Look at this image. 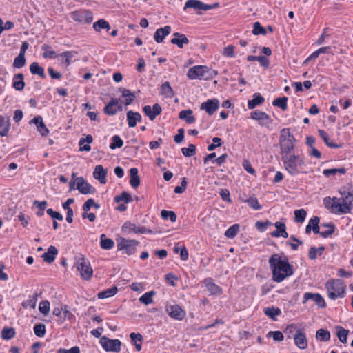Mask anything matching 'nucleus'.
Segmentation results:
<instances>
[{
	"instance_id": "f257e3e1",
	"label": "nucleus",
	"mask_w": 353,
	"mask_h": 353,
	"mask_svg": "<svg viewBox=\"0 0 353 353\" xmlns=\"http://www.w3.org/2000/svg\"><path fill=\"white\" fill-rule=\"evenodd\" d=\"M269 264L272 272V279L276 283L282 282L294 274L293 267L286 256L283 258L279 254H274L269 259Z\"/></svg>"
},
{
	"instance_id": "f03ea898",
	"label": "nucleus",
	"mask_w": 353,
	"mask_h": 353,
	"mask_svg": "<svg viewBox=\"0 0 353 353\" xmlns=\"http://www.w3.org/2000/svg\"><path fill=\"white\" fill-rule=\"evenodd\" d=\"M281 160L285 170L292 176L302 172L305 165L303 158L294 152L281 157Z\"/></svg>"
},
{
	"instance_id": "7ed1b4c3",
	"label": "nucleus",
	"mask_w": 353,
	"mask_h": 353,
	"mask_svg": "<svg viewBox=\"0 0 353 353\" xmlns=\"http://www.w3.org/2000/svg\"><path fill=\"white\" fill-rule=\"evenodd\" d=\"M295 142L296 139L289 128H283L281 130L279 144L281 157L294 152Z\"/></svg>"
},
{
	"instance_id": "20e7f679",
	"label": "nucleus",
	"mask_w": 353,
	"mask_h": 353,
	"mask_svg": "<svg viewBox=\"0 0 353 353\" xmlns=\"http://www.w3.org/2000/svg\"><path fill=\"white\" fill-rule=\"evenodd\" d=\"M217 75L216 70L206 65H195L190 68L187 72V77L190 79L210 80Z\"/></svg>"
},
{
	"instance_id": "39448f33",
	"label": "nucleus",
	"mask_w": 353,
	"mask_h": 353,
	"mask_svg": "<svg viewBox=\"0 0 353 353\" xmlns=\"http://www.w3.org/2000/svg\"><path fill=\"white\" fill-rule=\"evenodd\" d=\"M328 297L336 300L345 296L346 285L344 281L340 279H331L325 283Z\"/></svg>"
},
{
	"instance_id": "423d86ee",
	"label": "nucleus",
	"mask_w": 353,
	"mask_h": 353,
	"mask_svg": "<svg viewBox=\"0 0 353 353\" xmlns=\"http://www.w3.org/2000/svg\"><path fill=\"white\" fill-rule=\"evenodd\" d=\"M319 217L314 216L310 220V223L312 225V230L314 234H319L323 238H327L334 232L335 226L332 223H322V228H328V230L320 231L319 230Z\"/></svg>"
},
{
	"instance_id": "0eeeda50",
	"label": "nucleus",
	"mask_w": 353,
	"mask_h": 353,
	"mask_svg": "<svg viewBox=\"0 0 353 353\" xmlns=\"http://www.w3.org/2000/svg\"><path fill=\"white\" fill-rule=\"evenodd\" d=\"M71 18L79 23H90L93 20V14L88 10H76L70 14Z\"/></svg>"
},
{
	"instance_id": "6e6552de",
	"label": "nucleus",
	"mask_w": 353,
	"mask_h": 353,
	"mask_svg": "<svg viewBox=\"0 0 353 353\" xmlns=\"http://www.w3.org/2000/svg\"><path fill=\"white\" fill-rule=\"evenodd\" d=\"M100 343L107 352H119L121 350V343L119 339H110L106 336H102Z\"/></svg>"
},
{
	"instance_id": "1a4fd4ad",
	"label": "nucleus",
	"mask_w": 353,
	"mask_h": 353,
	"mask_svg": "<svg viewBox=\"0 0 353 353\" xmlns=\"http://www.w3.org/2000/svg\"><path fill=\"white\" fill-rule=\"evenodd\" d=\"M139 242L136 240L121 239L117 243V248L119 250H125L128 255L135 253Z\"/></svg>"
},
{
	"instance_id": "9d476101",
	"label": "nucleus",
	"mask_w": 353,
	"mask_h": 353,
	"mask_svg": "<svg viewBox=\"0 0 353 353\" xmlns=\"http://www.w3.org/2000/svg\"><path fill=\"white\" fill-rule=\"evenodd\" d=\"M77 265V269L80 272L81 276L83 279L89 280L91 279L93 270L88 261L82 259L78 261Z\"/></svg>"
},
{
	"instance_id": "9b49d317",
	"label": "nucleus",
	"mask_w": 353,
	"mask_h": 353,
	"mask_svg": "<svg viewBox=\"0 0 353 353\" xmlns=\"http://www.w3.org/2000/svg\"><path fill=\"white\" fill-rule=\"evenodd\" d=\"M295 345L300 350H305L308 347V341L305 333L300 329L293 336Z\"/></svg>"
},
{
	"instance_id": "f8f14e48",
	"label": "nucleus",
	"mask_w": 353,
	"mask_h": 353,
	"mask_svg": "<svg viewBox=\"0 0 353 353\" xmlns=\"http://www.w3.org/2000/svg\"><path fill=\"white\" fill-rule=\"evenodd\" d=\"M212 7L199 0H188L183 7V10H186L188 8H193L196 10H209L212 9Z\"/></svg>"
},
{
	"instance_id": "ddd939ff",
	"label": "nucleus",
	"mask_w": 353,
	"mask_h": 353,
	"mask_svg": "<svg viewBox=\"0 0 353 353\" xmlns=\"http://www.w3.org/2000/svg\"><path fill=\"white\" fill-rule=\"evenodd\" d=\"M166 311L170 317L176 320H182L185 316V312L179 305H168Z\"/></svg>"
},
{
	"instance_id": "4468645a",
	"label": "nucleus",
	"mask_w": 353,
	"mask_h": 353,
	"mask_svg": "<svg viewBox=\"0 0 353 353\" xmlns=\"http://www.w3.org/2000/svg\"><path fill=\"white\" fill-rule=\"evenodd\" d=\"M77 189L83 194H93L94 188L89 184L82 176L77 177Z\"/></svg>"
},
{
	"instance_id": "2eb2a0df",
	"label": "nucleus",
	"mask_w": 353,
	"mask_h": 353,
	"mask_svg": "<svg viewBox=\"0 0 353 353\" xmlns=\"http://www.w3.org/2000/svg\"><path fill=\"white\" fill-rule=\"evenodd\" d=\"M350 207L344 205L341 199L334 197L333 206L331 208L330 212L334 214H346L350 212Z\"/></svg>"
},
{
	"instance_id": "dca6fc26",
	"label": "nucleus",
	"mask_w": 353,
	"mask_h": 353,
	"mask_svg": "<svg viewBox=\"0 0 353 353\" xmlns=\"http://www.w3.org/2000/svg\"><path fill=\"white\" fill-rule=\"evenodd\" d=\"M143 111L151 121H153L157 115H159L161 113L162 109L159 103H154L152 105V108L150 105H145L143 108Z\"/></svg>"
},
{
	"instance_id": "f3484780",
	"label": "nucleus",
	"mask_w": 353,
	"mask_h": 353,
	"mask_svg": "<svg viewBox=\"0 0 353 353\" xmlns=\"http://www.w3.org/2000/svg\"><path fill=\"white\" fill-rule=\"evenodd\" d=\"M251 118L259 121L261 125H268L272 123L270 116L265 112L259 110L251 112Z\"/></svg>"
},
{
	"instance_id": "a211bd4d",
	"label": "nucleus",
	"mask_w": 353,
	"mask_h": 353,
	"mask_svg": "<svg viewBox=\"0 0 353 353\" xmlns=\"http://www.w3.org/2000/svg\"><path fill=\"white\" fill-rule=\"evenodd\" d=\"M308 300H312L319 307H325V302L321 295L317 293L306 292L304 294L303 303Z\"/></svg>"
},
{
	"instance_id": "6ab92c4d",
	"label": "nucleus",
	"mask_w": 353,
	"mask_h": 353,
	"mask_svg": "<svg viewBox=\"0 0 353 353\" xmlns=\"http://www.w3.org/2000/svg\"><path fill=\"white\" fill-rule=\"evenodd\" d=\"M219 107V101L216 99H208L201 105V109L205 110L208 114H213Z\"/></svg>"
},
{
	"instance_id": "aec40b11",
	"label": "nucleus",
	"mask_w": 353,
	"mask_h": 353,
	"mask_svg": "<svg viewBox=\"0 0 353 353\" xmlns=\"http://www.w3.org/2000/svg\"><path fill=\"white\" fill-rule=\"evenodd\" d=\"M340 194L342 196V199H341L342 203L351 208L353 203V190L342 188L340 190Z\"/></svg>"
},
{
	"instance_id": "412c9836",
	"label": "nucleus",
	"mask_w": 353,
	"mask_h": 353,
	"mask_svg": "<svg viewBox=\"0 0 353 353\" xmlns=\"http://www.w3.org/2000/svg\"><path fill=\"white\" fill-rule=\"evenodd\" d=\"M121 105L119 103V101L117 99H112L111 101L104 107L103 111L104 113L113 116L116 114L118 109L121 108Z\"/></svg>"
},
{
	"instance_id": "4be33fe9",
	"label": "nucleus",
	"mask_w": 353,
	"mask_h": 353,
	"mask_svg": "<svg viewBox=\"0 0 353 353\" xmlns=\"http://www.w3.org/2000/svg\"><path fill=\"white\" fill-rule=\"evenodd\" d=\"M106 176L107 170L101 165L95 167L93 172V176L95 179H97L101 184H105L107 181Z\"/></svg>"
},
{
	"instance_id": "5701e85b",
	"label": "nucleus",
	"mask_w": 353,
	"mask_h": 353,
	"mask_svg": "<svg viewBox=\"0 0 353 353\" xmlns=\"http://www.w3.org/2000/svg\"><path fill=\"white\" fill-rule=\"evenodd\" d=\"M174 38L170 41L171 43L176 45L179 48H183L184 45L189 43V39L181 33L175 32L173 34Z\"/></svg>"
},
{
	"instance_id": "b1692460",
	"label": "nucleus",
	"mask_w": 353,
	"mask_h": 353,
	"mask_svg": "<svg viewBox=\"0 0 353 353\" xmlns=\"http://www.w3.org/2000/svg\"><path fill=\"white\" fill-rule=\"evenodd\" d=\"M171 32V27L165 26L163 28H158L154 35V39L157 43L163 42L164 38Z\"/></svg>"
},
{
	"instance_id": "393cba45",
	"label": "nucleus",
	"mask_w": 353,
	"mask_h": 353,
	"mask_svg": "<svg viewBox=\"0 0 353 353\" xmlns=\"http://www.w3.org/2000/svg\"><path fill=\"white\" fill-rule=\"evenodd\" d=\"M57 254L58 250L56 248V247L50 245L48 248L47 252L42 254L41 257L44 261L47 262L48 263H51L54 261Z\"/></svg>"
},
{
	"instance_id": "a878e982",
	"label": "nucleus",
	"mask_w": 353,
	"mask_h": 353,
	"mask_svg": "<svg viewBox=\"0 0 353 353\" xmlns=\"http://www.w3.org/2000/svg\"><path fill=\"white\" fill-rule=\"evenodd\" d=\"M126 117L128 124L130 128L135 127L137 123L141 120V115L139 112H134L132 110L128 111Z\"/></svg>"
},
{
	"instance_id": "bb28decb",
	"label": "nucleus",
	"mask_w": 353,
	"mask_h": 353,
	"mask_svg": "<svg viewBox=\"0 0 353 353\" xmlns=\"http://www.w3.org/2000/svg\"><path fill=\"white\" fill-rule=\"evenodd\" d=\"M10 127L9 117L0 115V136L5 137L8 134Z\"/></svg>"
},
{
	"instance_id": "cd10ccee",
	"label": "nucleus",
	"mask_w": 353,
	"mask_h": 353,
	"mask_svg": "<svg viewBox=\"0 0 353 353\" xmlns=\"http://www.w3.org/2000/svg\"><path fill=\"white\" fill-rule=\"evenodd\" d=\"M23 74L22 73L17 74L13 77V88L18 91H21L25 87V82L23 81Z\"/></svg>"
},
{
	"instance_id": "c85d7f7f",
	"label": "nucleus",
	"mask_w": 353,
	"mask_h": 353,
	"mask_svg": "<svg viewBox=\"0 0 353 353\" xmlns=\"http://www.w3.org/2000/svg\"><path fill=\"white\" fill-rule=\"evenodd\" d=\"M265 101L263 97L261 95L260 93L256 92L253 94V99L252 100H249L248 102V108L250 110L254 109L256 106L261 104Z\"/></svg>"
},
{
	"instance_id": "c756f323",
	"label": "nucleus",
	"mask_w": 353,
	"mask_h": 353,
	"mask_svg": "<svg viewBox=\"0 0 353 353\" xmlns=\"http://www.w3.org/2000/svg\"><path fill=\"white\" fill-rule=\"evenodd\" d=\"M93 141V138L90 134H88L86 136V137L81 138L79 140V150L80 151H86L88 152L91 150V147L90 146L89 143H92Z\"/></svg>"
},
{
	"instance_id": "7c9ffc66",
	"label": "nucleus",
	"mask_w": 353,
	"mask_h": 353,
	"mask_svg": "<svg viewBox=\"0 0 353 353\" xmlns=\"http://www.w3.org/2000/svg\"><path fill=\"white\" fill-rule=\"evenodd\" d=\"M130 184L133 188H137L140 184V178L138 175V170L136 168H132L130 170Z\"/></svg>"
},
{
	"instance_id": "2f4dec72",
	"label": "nucleus",
	"mask_w": 353,
	"mask_h": 353,
	"mask_svg": "<svg viewBox=\"0 0 353 353\" xmlns=\"http://www.w3.org/2000/svg\"><path fill=\"white\" fill-rule=\"evenodd\" d=\"M30 71L32 74H37L42 79L46 78V74L43 68L40 66L37 62H33L30 64Z\"/></svg>"
},
{
	"instance_id": "473e14b6",
	"label": "nucleus",
	"mask_w": 353,
	"mask_h": 353,
	"mask_svg": "<svg viewBox=\"0 0 353 353\" xmlns=\"http://www.w3.org/2000/svg\"><path fill=\"white\" fill-rule=\"evenodd\" d=\"M205 283L206 288L211 294L218 295L221 294V288L213 283L211 279L206 280Z\"/></svg>"
},
{
	"instance_id": "72a5a7b5",
	"label": "nucleus",
	"mask_w": 353,
	"mask_h": 353,
	"mask_svg": "<svg viewBox=\"0 0 353 353\" xmlns=\"http://www.w3.org/2000/svg\"><path fill=\"white\" fill-rule=\"evenodd\" d=\"M319 136L323 139L325 143L331 148H340L341 145L333 143L330 140L327 133L323 130H319Z\"/></svg>"
},
{
	"instance_id": "f704fd0d",
	"label": "nucleus",
	"mask_w": 353,
	"mask_h": 353,
	"mask_svg": "<svg viewBox=\"0 0 353 353\" xmlns=\"http://www.w3.org/2000/svg\"><path fill=\"white\" fill-rule=\"evenodd\" d=\"M118 292V288L117 286H113L110 288H108L105 290H103L97 294V297L100 299H103L109 297H112L115 295Z\"/></svg>"
},
{
	"instance_id": "c9c22d12",
	"label": "nucleus",
	"mask_w": 353,
	"mask_h": 353,
	"mask_svg": "<svg viewBox=\"0 0 353 353\" xmlns=\"http://www.w3.org/2000/svg\"><path fill=\"white\" fill-rule=\"evenodd\" d=\"M161 94L168 98H172L174 97V91L168 81H165L161 85Z\"/></svg>"
},
{
	"instance_id": "e433bc0d",
	"label": "nucleus",
	"mask_w": 353,
	"mask_h": 353,
	"mask_svg": "<svg viewBox=\"0 0 353 353\" xmlns=\"http://www.w3.org/2000/svg\"><path fill=\"white\" fill-rule=\"evenodd\" d=\"M179 117L181 119L185 120L188 123H193L195 121V118L192 115V111L191 110L181 111Z\"/></svg>"
},
{
	"instance_id": "4c0bfd02",
	"label": "nucleus",
	"mask_w": 353,
	"mask_h": 353,
	"mask_svg": "<svg viewBox=\"0 0 353 353\" xmlns=\"http://www.w3.org/2000/svg\"><path fill=\"white\" fill-rule=\"evenodd\" d=\"M100 245L104 250H110L114 247V242L112 239L106 237L105 234H103L100 236Z\"/></svg>"
},
{
	"instance_id": "58836bf2",
	"label": "nucleus",
	"mask_w": 353,
	"mask_h": 353,
	"mask_svg": "<svg viewBox=\"0 0 353 353\" xmlns=\"http://www.w3.org/2000/svg\"><path fill=\"white\" fill-rule=\"evenodd\" d=\"M336 336H337L339 340L342 343H346L349 330H346L339 325L336 327Z\"/></svg>"
},
{
	"instance_id": "ea45409f",
	"label": "nucleus",
	"mask_w": 353,
	"mask_h": 353,
	"mask_svg": "<svg viewBox=\"0 0 353 353\" xmlns=\"http://www.w3.org/2000/svg\"><path fill=\"white\" fill-rule=\"evenodd\" d=\"M264 314L272 319V320H276V316L281 314V311L278 307H266L264 309Z\"/></svg>"
},
{
	"instance_id": "a19ab883",
	"label": "nucleus",
	"mask_w": 353,
	"mask_h": 353,
	"mask_svg": "<svg viewBox=\"0 0 353 353\" xmlns=\"http://www.w3.org/2000/svg\"><path fill=\"white\" fill-rule=\"evenodd\" d=\"M38 300V294L34 293L32 296H29V299L22 303V306L24 308L30 307L34 308Z\"/></svg>"
},
{
	"instance_id": "79ce46f5",
	"label": "nucleus",
	"mask_w": 353,
	"mask_h": 353,
	"mask_svg": "<svg viewBox=\"0 0 353 353\" xmlns=\"http://www.w3.org/2000/svg\"><path fill=\"white\" fill-rule=\"evenodd\" d=\"M316 338L321 341H328L330 339V332L327 330L319 329L316 332Z\"/></svg>"
},
{
	"instance_id": "37998d69",
	"label": "nucleus",
	"mask_w": 353,
	"mask_h": 353,
	"mask_svg": "<svg viewBox=\"0 0 353 353\" xmlns=\"http://www.w3.org/2000/svg\"><path fill=\"white\" fill-rule=\"evenodd\" d=\"M77 54L76 52L73 51H65L59 54V57L63 58V63L65 64L66 67L69 66L71 63V59L74 57V55Z\"/></svg>"
},
{
	"instance_id": "c03bdc74",
	"label": "nucleus",
	"mask_w": 353,
	"mask_h": 353,
	"mask_svg": "<svg viewBox=\"0 0 353 353\" xmlns=\"http://www.w3.org/2000/svg\"><path fill=\"white\" fill-rule=\"evenodd\" d=\"M324 246H320L319 248H316L315 247L310 248L308 253V257L311 260H314L317 258V256H321L323 253V252L325 250Z\"/></svg>"
},
{
	"instance_id": "a18cd8bd",
	"label": "nucleus",
	"mask_w": 353,
	"mask_h": 353,
	"mask_svg": "<svg viewBox=\"0 0 353 353\" xmlns=\"http://www.w3.org/2000/svg\"><path fill=\"white\" fill-rule=\"evenodd\" d=\"M346 172V169L343 167L340 168L325 169L323 171V174L326 177H330L331 175H335L336 174H345Z\"/></svg>"
},
{
	"instance_id": "49530a36",
	"label": "nucleus",
	"mask_w": 353,
	"mask_h": 353,
	"mask_svg": "<svg viewBox=\"0 0 353 353\" xmlns=\"http://www.w3.org/2000/svg\"><path fill=\"white\" fill-rule=\"evenodd\" d=\"M288 99L286 97H279L273 101L272 105L274 106H277L280 108L282 110L285 111L288 108Z\"/></svg>"
},
{
	"instance_id": "de8ad7c7",
	"label": "nucleus",
	"mask_w": 353,
	"mask_h": 353,
	"mask_svg": "<svg viewBox=\"0 0 353 353\" xmlns=\"http://www.w3.org/2000/svg\"><path fill=\"white\" fill-rule=\"evenodd\" d=\"M15 336V330L12 327H5L1 331V338L3 340H10Z\"/></svg>"
},
{
	"instance_id": "09e8293b",
	"label": "nucleus",
	"mask_w": 353,
	"mask_h": 353,
	"mask_svg": "<svg viewBox=\"0 0 353 353\" xmlns=\"http://www.w3.org/2000/svg\"><path fill=\"white\" fill-rule=\"evenodd\" d=\"M239 228L240 226L239 224H234L225 232L224 234L227 238L233 239L238 234Z\"/></svg>"
},
{
	"instance_id": "8fccbe9b",
	"label": "nucleus",
	"mask_w": 353,
	"mask_h": 353,
	"mask_svg": "<svg viewBox=\"0 0 353 353\" xmlns=\"http://www.w3.org/2000/svg\"><path fill=\"white\" fill-rule=\"evenodd\" d=\"M115 203H120L124 201L125 203H128L132 201L131 195L127 192H123L120 195H117L114 198Z\"/></svg>"
},
{
	"instance_id": "3c124183",
	"label": "nucleus",
	"mask_w": 353,
	"mask_h": 353,
	"mask_svg": "<svg viewBox=\"0 0 353 353\" xmlns=\"http://www.w3.org/2000/svg\"><path fill=\"white\" fill-rule=\"evenodd\" d=\"M154 294L155 292L154 291L146 292L139 298V301L145 305L150 304L153 302L152 297Z\"/></svg>"
},
{
	"instance_id": "603ef678",
	"label": "nucleus",
	"mask_w": 353,
	"mask_h": 353,
	"mask_svg": "<svg viewBox=\"0 0 353 353\" xmlns=\"http://www.w3.org/2000/svg\"><path fill=\"white\" fill-rule=\"evenodd\" d=\"M307 212L304 209L296 210L294 211V221L296 223H303L306 217Z\"/></svg>"
},
{
	"instance_id": "864d4df0",
	"label": "nucleus",
	"mask_w": 353,
	"mask_h": 353,
	"mask_svg": "<svg viewBox=\"0 0 353 353\" xmlns=\"http://www.w3.org/2000/svg\"><path fill=\"white\" fill-rule=\"evenodd\" d=\"M161 216L164 220L170 219L172 223L176 221V215L173 211H168L163 210L161 212Z\"/></svg>"
},
{
	"instance_id": "5fc2aeb1",
	"label": "nucleus",
	"mask_w": 353,
	"mask_h": 353,
	"mask_svg": "<svg viewBox=\"0 0 353 353\" xmlns=\"http://www.w3.org/2000/svg\"><path fill=\"white\" fill-rule=\"evenodd\" d=\"M122 95L125 98V105H130L132 101L134 100L135 95L134 93L130 92L129 90L127 89H122Z\"/></svg>"
},
{
	"instance_id": "6e6d98bb",
	"label": "nucleus",
	"mask_w": 353,
	"mask_h": 353,
	"mask_svg": "<svg viewBox=\"0 0 353 353\" xmlns=\"http://www.w3.org/2000/svg\"><path fill=\"white\" fill-rule=\"evenodd\" d=\"M182 154L187 157H190L194 156L196 154V146L190 143L188 145V148H181Z\"/></svg>"
},
{
	"instance_id": "4d7b16f0",
	"label": "nucleus",
	"mask_w": 353,
	"mask_h": 353,
	"mask_svg": "<svg viewBox=\"0 0 353 353\" xmlns=\"http://www.w3.org/2000/svg\"><path fill=\"white\" fill-rule=\"evenodd\" d=\"M112 142L110 144V148L114 150L117 148H121L123 145V141L119 135H114L112 138Z\"/></svg>"
},
{
	"instance_id": "13d9d810",
	"label": "nucleus",
	"mask_w": 353,
	"mask_h": 353,
	"mask_svg": "<svg viewBox=\"0 0 353 353\" xmlns=\"http://www.w3.org/2000/svg\"><path fill=\"white\" fill-rule=\"evenodd\" d=\"M252 34L254 35H265L267 30L261 26L259 22L256 21L253 24Z\"/></svg>"
},
{
	"instance_id": "bf43d9fd",
	"label": "nucleus",
	"mask_w": 353,
	"mask_h": 353,
	"mask_svg": "<svg viewBox=\"0 0 353 353\" xmlns=\"http://www.w3.org/2000/svg\"><path fill=\"white\" fill-rule=\"evenodd\" d=\"M41 48H42V50L45 51L43 54V57H45V58L48 57L50 59H55L59 56L54 50H48L50 48V47L48 45H46V44L43 45Z\"/></svg>"
},
{
	"instance_id": "052dcab7",
	"label": "nucleus",
	"mask_w": 353,
	"mask_h": 353,
	"mask_svg": "<svg viewBox=\"0 0 353 353\" xmlns=\"http://www.w3.org/2000/svg\"><path fill=\"white\" fill-rule=\"evenodd\" d=\"M26 64L25 55L19 54L14 60L13 67L16 68H21Z\"/></svg>"
},
{
	"instance_id": "680f3d73",
	"label": "nucleus",
	"mask_w": 353,
	"mask_h": 353,
	"mask_svg": "<svg viewBox=\"0 0 353 353\" xmlns=\"http://www.w3.org/2000/svg\"><path fill=\"white\" fill-rule=\"evenodd\" d=\"M34 332L38 337H43L46 334V326L44 324L39 323L34 325Z\"/></svg>"
},
{
	"instance_id": "e2e57ef3",
	"label": "nucleus",
	"mask_w": 353,
	"mask_h": 353,
	"mask_svg": "<svg viewBox=\"0 0 353 353\" xmlns=\"http://www.w3.org/2000/svg\"><path fill=\"white\" fill-rule=\"evenodd\" d=\"M244 202L247 203L252 208L255 210H258L261 208V205L259 203L257 199L255 197H250L244 201Z\"/></svg>"
},
{
	"instance_id": "0e129e2a",
	"label": "nucleus",
	"mask_w": 353,
	"mask_h": 353,
	"mask_svg": "<svg viewBox=\"0 0 353 353\" xmlns=\"http://www.w3.org/2000/svg\"><path fill=\"white\" fill-rule=\"evenodd\" d=\"M39 310L41 313L46 315L50 311V302L48 301H42L39 305Z\"/></svg>"
},
{
	"instance_id": "69168bd1",
	"label": "nucleus",
	"mask_w": 353,
	"mask_h": 353,
	"mask_svg": "<svg viewBox=\"0 0 353 353\" xmlns=\"http://www.w3.org/2000/svg\"><path fill=\"white\" fill-rule=\"evenodd\" d=\"M272 223L270 221H266L265 222L262 221H256L255 223V227L257 230H259L260 232H263L266 230L268 226L272 225Z\"/></svg>"
},
{
	"instance_id": "338daca9",
	"label": "nucleus",
	"mask_w": 353,
	"mask_h": 353,
	"mask_svg": "<svg viewBox=\"0 0 353 353\" xmlns=\"http://www.w3.org/2000/svg\"><path fill=\"white\" fill-rule=\"evenodd\" d=\"M300 328L298 327L297 325L296 324H290V325H288L285 329V330L284 331V332L288 335V338H291V335H294L296 332V330H299Z\"/></svg>"
},
{
	"instance_id": "774afa93",
	"label": "nucleus",
	"mask_w": 353,
	"mask_h": 353,
	"mask_svg": "<svg viewBox=\"0 0 353 353\" xmlns=\"http://www.w3.org/2000/svg\"><path fill=\"white\" fill-rule=\"evenodd\" d=\"M268 336H272L273 339L276 341H281L283 340L284 336L281 331H270L267 334Z\"/></svg>"
}]
</instances>
